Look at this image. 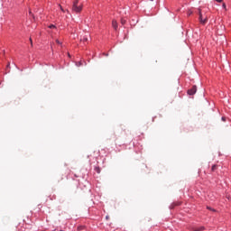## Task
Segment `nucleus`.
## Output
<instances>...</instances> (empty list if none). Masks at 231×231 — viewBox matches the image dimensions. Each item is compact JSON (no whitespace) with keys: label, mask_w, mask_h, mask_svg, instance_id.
Masks as SVG:
<instances>
[{"label":"nucleus","mask_w":231,"mask_h":231,"mask_svg":"<svg viewBox=\"0 0 231 231\" xmlns=\"http://www.w3.org/2000/svg\"><path fill=\"white\" fill-rule=\"evenodd\" d=\"M82 8H84V5L79 4V0H75L73 2L72 12H75V14H80L82 12Z\"/></svg>","instance_id":"1"},{"label":"nucleus","mask_w":231,"mask_h":231,"mask_svg":"<svg viewBox=\"0 0 231 231\" xmlns=\"http://www.w3.org/2000/svg\"><path fill=\"white\" fill-rule=\"evenodd\" d=\"M199 21L201 24H207V23L208 22V18L203 19V14L199 13Z\"/></svg>","instance_id":"2"},{"label":"nucleus","mask_w":231,"mask_h":231,"mask_svg":"<svg viewBox=\"0 0 231 231\" xmlns=\"http://www.w3.org/2000/svg\"><path fill=\"white\" fill-rule=\"evenodd\" d=\"M197 88L193 86L191 89L188 90V95H196Z\"/></svg>","instance_id":"3"},{"label":"nucleus","mask_w":231,"mask_h":231,"mask_svg":"<svg viewBox=\"0 0 231 231\" xmlns=\"http://www.w3.org/2000/svg\"><path fill=\"white\" fill-rule=\"evenodd\" d=\"M112 26L115 30L118 29V23H116V20L112 21Z\"/></svg>","instance_id":"4"},{"label":"nucleus","mask_w":231,"mask_h":231,"mask_svg":"<svg viewBox=\"0 0 231 231\" xmlns=\"http://www.w3.org/2000/svg\"><path fill=\"white\" fill-rule=\"evenodd\" d=\"M203 230H205V226H203L193 227V231H203Z\"/></svg>","instance_id":"5"},{"label":"nucleus","mask_w":231,"mask_h":231,"mask_svg":"<svg viewBox=\"0 0 231 231\" xmlns=\"http://www.w3.org/2000/svg\"><path fill=\"white\" fill-rule=\"evenodd\" d=\"M217 169V165L214 164L211 168L212 172H214Z\"/></svg>","instance_id":"6"},{"label":"nucleus","mask_w":231,"mask_h":231,"mask_svg":"<svg viewBox=\"0 0 231 231\" xmlns=\"http://www.w3.org/2000/svg\"><path fill=\"white\" fill-rule=\"evenodd\" d=\"M95 171L96 172H97V174H100V167H96Z\"/></svg>","instance_id":"7"},{"label":"nucleus","mask_w":231,"mask_h":231,"mask_svg":"<svg viewBox=\"0 0 231 231\" xmlns=\"http://www.w3.org/2000/svg\"><path fill=\"white\" fill-rule=\"evenodd\" d=\"M81 41H83V42H88V37L84 36L83 39H81Z\"/></svg>","instance_id":"8"},{"label":"nucleus","mask_w":231,"mask_h":231,"mask_svg":"<svg viewBox=\"0 0 231 231\" xmlns=\"http://www.w3.org/2000/svg\"><path fill=\"white\" fill-rule=\"evenodd\" d=\"M125 23H126V21H125V19H121V24H125Z\"/></svg>","instance_id":"9"},{"label":"nucleus","mask_w":231,"mask_h":231,"mask_svg":"<svg viewBox=\"0 0 231 231\" xmlns=\"http://www.w3.org/2000/svg\"><path fill=\"white\" fill-rule=\"evenodd\" d=\"M222 6H223V8H225V10H226V4H223Z\"/></svg>","instance_id":"10"},{"label":"nucleus","mask_w":231,"mask_h":231,"mask_svg":"<svg viewBox=\"0 0 231 231\" xmlns=\"http://www.w3.org/2000/svg\"><path fill=\"white\" fill-rule=\"evenodd\" d=\"M31 46H33V42L32 41V38H30Z\"/></svg>","instance_id":"11"},{"label":"nucleus","mask_w":231,"mask_h":231,"mask_svg":"<svg viewBox=\"0 0 231 231\" xmlns=\"http://www.w3.org/2000/svg\"><path fill=\"white\" fill-rule=\"evenodd\" d=\"M60 8L61 12H65L64 8H62V5H60Z\"/></svg>","instance_id":"12"},{"label":"nucleus","mask_w":231,"mask_h":231,"mask_svg":"<svg viewBox=\"0 0 231 231\" xmlns=\"http://www.w3.org/2000/svg\"><path fill=\"white\" fill-rule=\"evenodd\" d=\"M217 3H223V0H215Z\"/></svg>","instance_id":"13"},{"label":"nucleus","mask_w":231,"mask_h":231,"mask_svg":"<svg viewBox=\"0 0 231 231\" xmlns=\"http://www.w3.org/2000/svg\"><path fill=\"white\" fill-rule=\"evenodd\" d=\"M57 44H62L59 40H56Z\"/></svg>","instance_id":"14"},{"label":"nucleus","mask_w":231,"mask_h":231,"mask_svg":"<svg viewBox=\"0 0 231 231\" xmlns=\"http://www.w3.org/2000/svg\"><path fill=\"white\" fill-rule=\"evenodd\" d=\"M222 121L223 122H226V117H222Z\"/></svg>","instance_id":"15"},{"label":"nucleus","mask_w":231,"mask_h":231,"mask_svg":"<svg viewBox=\"0 0 231 231\" xmlns=\"http://www.w3.org/2000/svg\"><path fill=\"white\" fill-rule=\"evenodd\" d=\"M49 28H55V25L51 24L49 26Z\"/></svg>","instance_id":"16"},{"label":"nucleus","mask_w":231,"mask_h":231,"mask_svg":"<svg viewBox=\"0 0 231 231\" xmlns=\"http://www.w3.org/2000/svg\"><path fill=\"white\" fill-rule=\"evenodd\" d=\"M7 68H10V63L7 64Z\"/></svg>","instance_id":"17"},{"label":"nucleus","mask_w":231,"mask_h":231,"mask_svg":"<svg viewBox=\"0 0 231 231\" xmlns=\"http://www.w3.org/2000/svg\"><path fill=\"white\" fill-rule=\"evenodd\" d=\"M30 15H32V11H29Z\"/></svg>","instance_id":"18"},{"label":"nucleus","mask_w":231,"mask_h":231,"mask_svg":"<svg viewBox=\"0 0 231 231\" xmlns=\"http://www.w3.org/2000/svg\"><path fill=\"white\" fill-rule=\"evenodd\" d=\"M208 208L209 210H212V208H210L209 207H208Z\"/></svg>","instance_id":"19"},{"label":"nucleus","mask_w":231,"mask_h":231,"mask_svg":"<svg viewBox=\"0 0 231 231\" xmlns=\"http://www.w3.org/2000/svg\"><path fill=\"white\" fill-rule=\"evenodd\" d=\"M150 1H154V0H150Z\"/></svg>","instance_id":"20"}]
</instances>
